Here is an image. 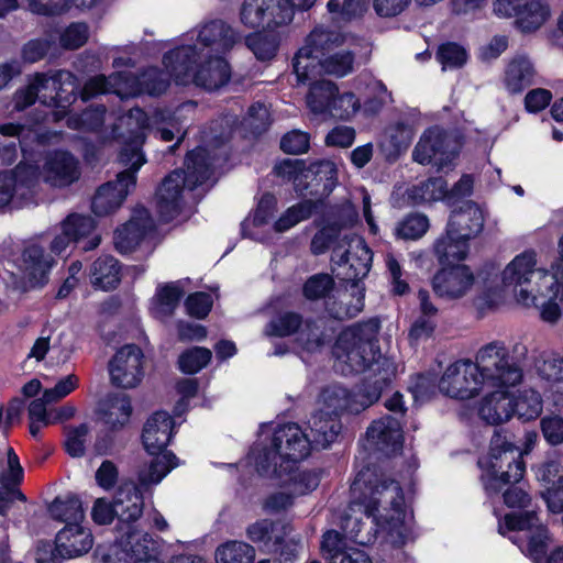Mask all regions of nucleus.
Masks as SVG:
<instances>
[{
  "label": "nucleus",
  "instance_id": "nucleus-1",
  "mask_svg": "<svg viewBox=\"0 0 563 563\" xmlns=\"http://www.w3.org/2000/svg\"><path fill=\"white\" fill-rule=\"evenodd\" d=\"M379 329V319L371 318L344 329L338 335V357H345L351 373L367 375L353 390L341 386L325 390V404L333 409L332 412L319 410L308 421L307 431L314 450L327 449L335 442L342 430V413H361L378 401L396 378V364L380 352Z\"/></svg>",
  "mask_w": 563,
  "mask_h": 563
},
{
  "label": "nucleus",
  "instance_id": "nucleus-2",
  "mask_svg": "<svg viewBox=\"0 0 563 563\" xmlns=\"http://www.w3.org/2000/svg\"><path fill=\"white\" fill-rule=\"evenodd\" d=\"M523 377L521 367L508 355L507 349L497 342L482 347L476 362L460 360L449 365L439 382L442 394L460 400H468L479 394L485 384L494 387H512Z\"/></svg>",
  "mask_w": 563,
  "mask_h": 563
},
{
  "label": "nucleus",
  "instance_id": "nucleus-3",
  "mask_svg": "<svg viewBox=\"0 0 563 563\" xmlns=\"http://www.w3.org/2000/svg\"><path fill=\"white\" fill-rule=\"evenodd\" d=\"M345 42L336 30L318 25L305 38L292 58V68L299 84H308L322 73L339 78L352 73L355 55L352 51L332 52Z\"/></svg>",
  "mask_w": 563,
  "mask_h": 563
},
{
  "label": "nucleus",
  "instance_id": "nucleus-4",
  "mask_svg": "<svg viewBox=\"0 0 563 563\" xmlns=\"http://www.w3.org/2000/svg\"><path fill=\"white\" fill-rule=\"evenodd\" d=\"M308 431L296 422L276 428L268 442H262L255 449V468L262 476L280 477L289 474L295 465L314 450Z\"/></svg>",
  "mask_w": 563,
  "mask_h": 563
},
{
  "label": "nucleus",
  "instance_id": "nucleus-5",
  "mask_svg": "<svg viewBox=\"0 0 563 563\" xmlns=\"http://www.w3.org/2000/svg\"><path fill=\"white\" fill-rule=\"evenodd\" d=\"M184 166L166 175L156 189V211L163 223H169L180 213L184 189L195 190L211 175L208 152L201 146L187 152Z\"/></svg>",
  "mask_w": 563,
  "mask_h": 563
},
{
  "label": "nucleus",
  "instance_id": "nucleus-6",
  "mask_svg": "<svg viewBox=\"0 0 563 563\" xmlns=\"http://www.w3.org/2000/svg\"><path fill=\"white\" fill-rule=\"evenodd\" d=\"M273 174L283 184H292L298 197L313 198L317 208L339 184L338 167L330 159H317L307 165L305 159L284 158L275 164Z\"/></svg>",
  "mask_w": 563,
  "mask_h": 563
},
{
  "label": "nucleus",
  "instance_id": "nucleus-7",
  "mask_svg": "<svg viewBox=\"0 0 563 563\" xmlns=\"http://www.w3.org/2000/svg\"><path fill=\"white\" fill-rule=\"evenodd\" d=\"M514 434L496 429L489 443L488 459L478 466L485 470L486 490L497 494L508 484L519 483L526 474L522 452L512 441Z\"/></svg>",
  "mask_w": 563,
  "mask_h": 563
},
{
  "label": "nucleus",
  "instance_id": "nucleus-8",
  "mask_svg": "<svg viewBox=\"0 0 563 563\" xmlns=\"http://www.w3.org/2000/svg\"><path fill=\"white\" fill-rule=\"evenodd\" d=\"M389 489H393L396 494L390 503L393 509L402 514L404 495L400 484L388 477L379 465L367 462L357 471L351 484V503L358 506L366 517L375 518L380 506L382 496Z\"/></svg>",
  "mask_w": 563,
  "mask_h": 563
},
{
  "label": "nucleus",
  "instance_id": "nucleus-9",
  "mask_svg": "<svg viewBox=\"0 0 563 563\" xmlns=\"http://www.w3.org/2000/svg\"><path fill=\"white\" fill-rule=\"evenodd\" d=\"M144 496L133 482L122 483L115 490L113 501L98 498L91 510L92 520L100 526L110 525L114 518L119 520V529H125V538L129 531H136L133 523L143 515Z\"/></svg>",
  "mask_w": 563,
  "mask_h": 563
},
{
  "label": "nucleus",
  "instance_id": "nucleus-10",
  "mask_svg": "<svg viewBox=\"0 0 563 563\" xmlns=\"http://www.w3.org/2000/svg\"><path fill=\"white\" fill-rule=\"evenodd\" d=\"M492 276L497 277V268L494 263L486 262L475 275L466 264L455 263L441 266L431 279V286L439 298L454 300L462 298L472 288L478 278L487 285Z\"/></svg>",
  "mask_w": 563,
  "mask_h": 563
},
{
  "label": "nucleus",
  "instance_id": "nucleus-11",
  "mask_svg": "<svg viewBox=\"0 0 563 563\" xmlns=\"http://www.w3.org/2000/svg\"><path fill=\"white\" fill-rule=\"evenodd\" d=\"M461 142L440 126L423 131L412 151V158L420 165H430L438 172L452 169L460 155Z\"/></svg>",
  "mask_w": 563,
  "mask_h": 563
},
{
  "label": "nucleus",
  "instance_id": "nucleus-12",
  "mask_svg": "<svg viewBox=\"0 0 563 563\" xmlns=\"http://www.w3.org/2000/svg\"><path fill=\"white\" fill-rule=\"evenodd\" d=\"M353 242L343 252H340L341 245L333 247L331 262L332 273L340 282L357 287L371 271L373 252L363 239Z\"/></svg>",
  "mask_w": 563,
  "mask_h": 563
},
{
  "label": "nucleus",
  "instance_id": "nucleus-13",
  "mask_svg": "<svg viewBox=\"0 0 563 563\" xmlns=\"http://www.w3.org/2000/svg\"><path fill=\"white\" fill-rule=\"evenodd\" d=\"M294 19L289 0H244L240 9L241 23L253 30L274 31Z\"/></svg>",
  "mask_w": 563,
  "mask_h": 563
},
{
  "label": "nucleus",
  "instance_id": "nucleus-14",
  "mask_svg": "<svg viewBox=\"0 0 563 563\" xmlns=\"http://www.w3.org/2000/svg\"><path fill=\"white\" fill-rule=\"evenodd\" d=\"M96 228L97 221L91 216L69 213L60 222V233L49 244L51 252L60 256L71 243L80 244L85 252L97 249L101 243V236L92 235Z\"/></svg>",
  "mask_w": 563,
  "mask_h": 563
},
{
  "label": "nucleus",
  "instance_id": "nucleus-15",
  "mask_svg": "<svg viewBox=\"0 0 563 563\" xmlns=\"http://www.w3.org/2000/svg\"><path fill=\"white\" fill-rule=\"evenodd\" d=\"M504 523L509 531H528L525 554L533 563H541L549 555L550 531L548 526L540 520L537 511L506 514Z\"/></svg>",
  "mask_w": 563,
  "mask_h": 563
},
{
  "label": "nucleus",
  "instance_id": "nucleus-16",
  "mask_svg": "<svg viewBox=\"0 0 563 563\" xmlns=\"http://www.w3.org/2000/svg\"><path fill=\"white\" fill-rule=\"evenodd\" d=\"M144 354L136 344L120 347L109 361V375L114 387L129 389L136 387L144 376Z\"/></svg>",
  "mask_w": 563,
  "mask_h": 563
},
{
  "label": "nucleus",
  "instance_id": "nucleus-17",
  "mask_svg": "<svg viewBox=\"0 0 563 563\" xmlns=\"http://www.w3.org/2000/svg\"><path fill=\"white\" fill-rule=\"evenodd\" d=\"M47 90L42 93L41 103L54 109L53 114L56 120L66 118L70 107L79 97V85L70 73L57 71L53 76H47Z\"/></svg>",
  "mask_w": 563,
  "mask_h": 563
},
{
  "label": "nucleus",
  "instance_id": "nucleus-18",
  "mask_svg": "<svg viewBox=\"0 0 563 563\" xmlns=\"http://www.w3.org/2000/svg\"><path fill=\"white\" fill-rule=\"evenodd\" d=\"M43 175L45 183L52 187H69L81 176L80 162L70 151L55 148L45 156Z\"/></svg>",
  "mask_w": 563,
  "mask_h": 563
},
{
  "label": "nucleus",
  "instance_id": "nucleus-19",
  "mask_svg": "<svg viewBox=\"0 0 563 563\" xmlns=\"http://www.w3.org/2000/svg\"><path fill=\"white\" fill-rule=\"evenodd\" d=\"M366 440L375 450L386 455L400 452L404 445L400 420L391 415L374 420L366 430Z\"/></svg>",
  "mask_w": 563,
  "mask_h": 563
},
{
  "label": "nucleus",
  "instance_id": "nucleus-20",
  "mask_svg": "<svg viewBox=\"0 0 563 563\" xmlns=\"http://www.w3.org/2000/svg\"><path fill=\"white\" fill-rule=\"evenodd\" d=\"M174 427V418L167 411L153 412L144 423L141 434L144 450L150 455L159 456L172 441Z\"/></svg>",
  "mask_w": 563,
  "mask_h": 563
},
{
  "label": "nucleus",
  "instance_id": "nucleus-21",
  "mask_svg": "<svg viewBox=\"0 0 563 563\" xmlns=\"http://www.w3.org/2000/svg\"><path fill=\"white\" fill-rule=\"evenodd\" d=\"M55 264L54 256L46 253L44 246L36 242H31L25 244L22 250L19 269L31 285L44 286Z\"/></svg>",
  "mask_w": 563,
  "mask_h": 563
},
{
  "label": "nucleus",
  "instance_id": "nucleus-22",
  "mask_svg": "<svg viewBox=\"0 0 563 563\" xmlns=\"http://www.w3.org/2000/svg\"><path fill=\"white\" fill-rule=\"evenodd\" d=\"M200 51L195 44L176 46L163 55V65L177 85H188L197 69Z\"/></svg>",
  "mask_w": 563,
  "mask_h": 563
},
{
  "label": "nucleus",
  "instance_id": "nucleus-23",
  "mask_svg": "<svg viewBox=\"0 0 563 563\" xmlns=\"http://www.w3.org/2000/svg\"><path fill=\"white\" fill-rule=\"evenodd\" d=\"M445 229L471 241L484 229L482 209L473 200H463L457 208L451 211Z\"/></svg>",
  "mask_w": 563,
  "mask_h": 563
},
{
  "label": "nucleus",
  "instance_id": "nucleus-24",
  "mask_svg": "<svg viewBox=\"0 0 563 563\" xmlns=\"http://www.w3.org/2000/svg\"><path fill=\"white\" fill-rule=\"evenodd\" d=\"M121 551L117 553L124 563H163L158 558L157 544L150 533L129 531L120 540Z\"/></svg>",
  "mask_w": 563,
  "mask_h": 563
},
{
  "label": "nucleus",
  "instance_id": "nucleus-25",
  "mask_svg": "<svg viewBox=\"0 0 563 563\" xmlns=\"http://www.w3.org/2000/svg\"><path fill=\"white\" fill-rule=\"evenodd\" d=\"M93 537L81 522H67L55 537V551L62 558L73 559L90 551Z\"/></svg>",
  "mask_w": 563,
  "mask_h": 563
},
{
  "label": "nucleus",
  "instance_id": "nucleus-26",
  "mask_svg": "<svg viewBox=\"0 0 563 563\" xmlns=\"http://www.w3.org/2000/svg\"><path fill=\"white\" fill-rule=\"evenodd\" d=\"M96 413L102 426L125 429L133 415L131 397L126 394L109 393L98 402Z\"/></svg>",
  "mask_w": 563,
  "mask_h": 563
},
{
  "label": "nucleus",
  "instance_id": "nucleus-27",
  "mask_svg": "<svg viewBox=\"0 0 563 563\" xmlns=\"http://www.w3.org/2000/svg\"><path fill=\"white\" fill-rule=\"evenodd\" d=\"M478 406V417L489 426H499L514 417L512 394L508 387H497Z\"/></svg>",
  "mask_w": 563,
  "mask_h": 563
},
{
  "label": "nucleus",
  "instance_id": "nucleus-28",
  "mask_svg": "<svg viewBox=\"0 0 563 563\" xmlns=\"http://www.w3.org/2000/svg\"><path fill=\"white\" fill-rule=\"evenodd\" d=\"M153 229V220L148 211L143 209L115 231L117 250L121 253L134 251Z\"/></svg>",
  "mask_w": 563,
  "mask_h": 563
},
{
  "label": "nucleus",
  "instance_id": "nucleus-29",
  "mask_svg": "<svg viewBox=\"0 0 563 563\" xmlns=\"http://www.w3.org/2000/svg\"><path fill=\"white\" fill-rule=\"evenodd\" d=\"M132 184L119 181V176L114 180H109L100 185L92 199L91 211L97 217H104L117 211L125 201L130 188H134Z\"/></svg>",
  "mask_w": 563,
  "mask_h": 563
},
{
  "label": "nucleus",
  "instance_id": "nucleus-30",
  "mask_svg": "<svg viewBox=\"0 0 563 563\" xmlns=\"http://www.w3.org/2000/svg\"><path fill=\"white\" fill-rule=\"evenodd\" d=\"M231 79V66L221 56H211L197 66L192 82L207 91L224 87Z\"/></svg>",
  "mask_w": 563,
  "mask_h": 563
},
{
  "label": "nucleus",
  "instance_id": "nucleus-31",
  "mask_svg": "<svg viewBox=\"0 0 563 563\" xmlns=\"http://www.w3.org/2000/svg\"><path fill=\"white\" fill-rule=\"evenodd\" d=\"M276 522L272 519H258L246 528V538L260 545L262 551L287 559L286 548L288 547L284 534L275 536Z\"/></svg>",
  "mask_w": 563,
  "mask_h": 563
},
{
  "label": "nucleus",
  "instance_id": "nucleus-32",
  "mask_svg": "<svg viewBox=\"0 0 563 563\" xmlns=\"http://www.w3.org/2000/svg\"><path fill=\"white\" fill-rule=\"evenodd\" d=\"M511 18L515 19L517 31L525 35L532 34L549 21L551 7L547 0H526Z\"/></svg>",
  "mask_w": 563,
  "mask_h": 563
},
{
  "label": "nucleus",
  "instance_id": "nucleus-33",
  "mask_svg": "<svg viewBox=\"0 0 563 563\" xmlns=\"http://www.w3.org/2000/svg\"><path fill=\"white\" fill-rule=\"evenodd\" d=\"M470 240L449 232L448 229L434 241L433 252L441 266L464 261L470 252Z\"/></svg>",
  "mask_w": 563,
  "mask_h": 563
},
{
  "label": "nucleus",
  "instance_id": "nucleus-34",
  "mask_svg": "<svg viewBox=\"0 0 563 563\" xmlns=\"http://www.w3.org/2000/svg\"><path fill=\"white\" fill-rule=\"evenodd\" d=\"M91 284L104 291L115 289L121 283V264L112 255H101L91 265Z\"/></svg>",
  "mask_w": 563,
  "mask_h": 563
},
{
  "label": "nucleus",
  "instance_id": "nucleus-35",
  "mask_svg": "<svg viewBox=\"0 0 563 563\" xmlns=\"http://www.w3.org/2000/svg\"><path fill=\"white\" fill-rule=\"evenodd\" d=\"M46 90V74L36 73L26 86L20 87L14 91L7 109L10 111V114L23 112L35 104L37 100L41 101L42 93Z\"/></svg>",
  "mask_w": 563,
  "mask_h": 563
},
{
  "label": "nucleus",
  "instance_id": "nucleus-36",
  "mask_svg": "<svg viewBox=\"0 0 563 563\" xmlns=\"http://www.w3.org/2000/svg\"><path fill=\"white\" fill-rule=\"evenodd\" d=\"M118 162L123 166H128V168L118 174L119 181L135 186L136 174L146 163L141 142L134 139L124 142L119 151Z\"/></svg>",
  "mask_w": 563,
  "mask_h": 563
},
{
  "label": "nucleus",
  "instance_id": "nucleus-37",
  "mask_svg": "<svg viewBox=\"0 0 563 563\" xmlns=\"http://www.w3.org/2000/svg\"><path fill=\"white\" fill-rule=\"evenodd\" d=\"M536 256L533 250L525 251L515 256L503 272V284L509 287L521 286L529 283L537 265Z\"/></svg>",
  "mask_w": 563,
  "mask_h": 563
},
{
  "label": "nucleus",
  "instance_id": "nucleus-38",
  "mask_svg": "<svg viewBox=\"0 0 563 563\" xmlns=\"http://www.w3.org/2000/svg\"><path fill=\"white\" fill-rule=\"evenodd\" d=\"M54 520L65 522H82L85 510L80 497L73 492L56 496L47 506Z\"/></svg>",
  "mask_w": 563,
  "mask_h": 563
},
{
  "label": "nucleus",
  "instance_id": "nucleus-39",
  "mask_svg": "<svg viewBox=\"0 0 563 563\" xmlns=\"http://www.w3.org/2000/svg\"><path fill=\"white\" fill-rule=\"evenodd\" d=\"M534 67L526 56L515 57L505 71V86L510 93H520L533 84Z\"/></svg>",
  "mask_w": 563,
  "mask_h": 563
},
{
  "label": "nucleus",
  "instance_id": "nucleus-40",
  "mask_svg": "<svg viewBox=\"0 0 563 563\" xmlns=\"http://www.w3.org/2000/svg\"><path fill=\"white\" fill-rule=\"evenodd\" d=\"M246 47L254 54L260 62L273 60L280 46V37L271 30H260L245 36Z\"/></svg>",
  "mask_w": 563,
  "mask_h": 563
},
{
  "label": "nucleus",
  "instance_id": "nucleus-41",
  "mask_svg": "<svg viewBox=\"0 0 563 563\" xmlns=\"http://www.w3.org/2000/svg\"><path fill=\"white\" fill-rule=\"evenodd\" d=\"M197 41L203 47L216 45L222 49H230L235 44V35L232 27L224 21L211 20L199 30Z\"/></svg>",
  "mask_w": 563,
  "mask_h": 563
},
{
  "label": "nucleus",
  "instance_id": "nucleus-42",
  "mask_svg": "<svg viewBox=\"0 0 563 563\" xmlns=\"http://www.w3.org/2000/svg\"><path fill=\"white\" fill-rule=\"evenodd\" d=\"M407 202L412 207L430 203L444 198L445 180L441 177L428 178L407 189Z\"/></svg>",
  "mask_w": 563,
  "mask_h": 563
},
{
  "label": "nucleus",
  "instance_id": "nucleus-43",
  "mask_svg": "<svg viewBox=\"0 0 563 563\" xmlns=\"http://www.w3.org/2000/svg\"><path fill=\"white\" fill-rule=\"evenodd\" d=\"M303 317L297 311L286 310L276 313L266 323L264 332L272 338H289L299 333Z\"/></svg>",
  "mask_w": 563,
  "mask_h": 563
},
{
  "label": "nucleus",
  "instance_id": "nucleus-44",
  "mask_svg": "<svg viewBox=\"0 0 563 563\" xmlns=\"http://www.w3.org/2000/svg\"><path fill=\"white\" fill-rule=\"evenodd\" d=\"M338 93V85L330 80H319L311 84L307 96L310 110L317 114L330 115L332 104Z\"/></svg>",
  "mask_w": 563,
  "mask_h": 563
},
{
  "label": "nucleus",
  "instance_id": "nucleus-45",
  "mask_svg": "<svg viewBox=\"0 0 563 563\" xmlns=\"http://www.w3.org/2000/svg\"><path fill=\"white\" fill-rule=\"evenodd\" d=\"M514 416L522 422L537 419L543 408L542 397L534 389H525L517 396L512 395Z\"/></svg>",
  "mask_w": 563,
  "mask_h": 563
},
{
  "label": "nucleus",
  "instance_id": "nucleus-46",
  "mask_svg": "<svg viewBox=\"0 0 563 563\" xmlns=\"http://www.w3.org/2000/svg\"><path fill=\"white\" fill-rule=\"evenodd\" d=\"M299 334L303 342L305 350L308 352H314L325 345L331 344L334 331L331 330L328 332L324 328L321 327L317 319L309 317L303 319Z\"/></svg>",
  "mask_w": 563,
  "mask_h": 563
},
{
  "label": "nucleus",
  "instance_id": "nucleus-47",
  "mask_svg": "<svg viewBox=\"0 0 563 563\" xmlns=\"http://www.w3.org/2000/svg\"><path fill=\"white\" fill-rule=\"evenodd\" d=\"M317 210V202L312 199H303L287 208L275 221L276 232H286L301 221L308 220Z\"/></svg>",
  "mask_w": 563,
  "mask_h": 563
},
{
  "label": "nucleus",
  "instance_id": "nucleus-48",
  "mask_svg": "<svg viewBox=\"0 0 563 563\" xmlns=\"http://www.w3.org/2000/svg\"><path fill=\"white\" fill-rule=\"evenodd\" d=\"M254 547L244 541H227L216 550L217 563H254Z\"/></svg>",
  "mask_w": 563,
  "mask_h": 563
},
{
  "label": "nucleus",
  "instance_id": "nucleus-49",
  "mask_svg": "<svg viewBox=\"0 0 563 563\" xmlns=\"http://www.w3.org/2000/svg\"><path fill=\"white\" fill-rule=\"evenodd\" d=\"M212 352L205 346H191L184 350L177 360L178 369L185 375H195L209 365Z\"/></svg>",
  "mask_w": 563,
  "mask_h": 563
},
{
  "label": "nucleus",
  "instance_id": "nucleus-50",
  "mask_svg": "<svg viewBox=\"0 0 563 563\" xmlns=\"http://www.w3.org/2000/svg\"><path fill=\"white\" fill-rule=\"evenodd\" d=\"M334 287L335 282L332 275L328 273H318L307 278L302 285L301 292L309 301H317L320 299L328 300Z\"/></svg>",
  "mask_w": 563,
  "mask_h": 563
},
{
  "label": "nucleus",
  "instance_id": "nucleus-51",
  "mask_svg": "<svg viewBox=\"0 0 563 563\" xmlns=\"http://www.w3.org/2000/svg\"><path fill=\"white\" fill-rule=\"evenodd\" d=\"M429 227V219L426 214L409 213L397 223L394 234L398 240L415 241L423 236Z\"/></svg>",
  "mask_w": 563,
  "mask_h": 563
},
{
  "label": "nucleus",
  "instance_id": "nucleus-52",
  "mask_svg": "<svg viewBox=\"0 0 563 563\" xmlns=\"http://www.w3.org/2000/svg\"><path fill=\"white\" fill-rule=\"evenodd\" d=\"M349 551L344 533L330 529L322 534L320 552L328 563H338Z\"/></svg>",
  "mask_w": 563,
  "mask_h": 563
},
{
  "label": "nucleus",
  "instance_id": "nucleus-53",
  "mask_svg": "<svg viewBox=\"0 0 563 563\" xmlns=\"http://www.w3.org/2000/svg\"><path fill=\"white\" fill-rule=\"evenodd\" d=\"M435 59L442 65L443 69H457L467 63L468 53L461 44L448 41L438 46Z\"/></svg>",
  "mask_w": 563,
  "mask_h": 563
},
{
  "label": "nucleus",
  "instance_id": "nucleus-54",
  "mask_svg": "<svg viewBox=\"0 0 563 563\" xmlns=\"http://www.w3.org/2000/svg\"><path fill=\"white\" fill-rule=\"evenodd\" d=\"M38 123L40 119L35 113H27L23 121L1 123L0 135L18 141L21 151L25 152L22 139L34 133Z\"/></svg>",
  "mask_w": 563,
  "mask_h": 563
},
{
  "label": "nucleus",
  "instance_id": "nucleus-55",
  "mask_svg": "<svg viewBox=\"0 0 563 563\" xmlns=\"http://www.w3.org/2000/svg\"><path fill=\"white\" fill-rule=\"evenodd\" d=\"M140 91L151 97L162 96L169 88V79L163 70L151 67L144 70L139 78Z\"/></svg>",
  "mask_w": 563,
  "mask_h": 563
},
{
  "label": "nucleus",
  "instance_id": "nucleus-56",
  "mask_svg": "<svg viewBox=\"0 0 563 563\" xmlns=\"http://www.w3.org/2000/svg\"><path fill=\"white\" fill-rule=\"evenodd\" d=\"M3 173L12 180L15 189L19 187L31 189L38 181L40 167L34 163L20 162L12 170Z\"/></svg>",
  "mask_w": 563,
  "mask_h": 563
},
{
  "label": "nucleus",
  "instance_id": "nucleus-57",
  "mask_svg": "<svg viewBox=\"0 0 563 563\" xmlns=\"http://www.w3.org/2000/svg\"><path fill=\"white\" fill-rule=\"evenodd\" d=\"M361 108L360 99L354 92L335 93L330 117L340 121L350 120Z\"/></svg>",
  "mask_w": 563,
  "mask_h": 563
},
{
  "label": "nucleus",
  "instance_id": "nucleus-58",
  "mask_svg": "<svg viewBox=\"0 0 563 563\" xmlns=\"http://www.w3.org/2000/svg\"><path fill=\"white\" fill-rule=\"evenodd\" d=\"M89 433V426L86 422L77 427L66 428L64 442L65 452L71 457H82L86 453V438Z\"/></svg>",
  "mask_w": 563,
  "mask_h": 563
},
{
  "label": "nucleus",
  "instance_id": "nucleus-59",
  "mask_svg": "<svg viewBox=\"0 0 563 563\" xmlns=\"http://www.w3.org/2000/svg\"><path fill=\"white\" fill-rule=\"evenodd\" d=\"M88 38V25L85 22H73L60 34L59 44L65 49L75 51L84 46Z\"/></svg>",
  "mask_w": 563,
  "mask_h": 563
},
{
  "label": "nucleus",
  "instance_id": "nucleus-60",
  "mask_svg": "<svg viewBox=\"0 0 563 563\" xmlns=\"http://www.w3.org/2000/svg\"><path fill=\"white\" fill-rule=\"evenodd\" d=\"M279 147L285 154H305L310 148V134L296 129L288 131L282 136Z\"/></svg>",
  "mask_w": 563,
  "mask_h": 563
},
{
  "label": "nucleus",
  "instance_id": "nucleus-61",
  "mask_svg": "<svg viewBox=\"0 0 563 563\" xmlns=\"http://www.w3.org/2000/svg\"><path fill=\"white\" fill-rule=\"evenodd\" d=\"M124 429L112 428L111 426H102L97 432L93 443V452L99 456L112 455L119 442V434Z\"/></svg>",
  "mask_w": 563,
  "mask_h": 563
},
{
  "label": "nucleus",
  "instance_id": "nucleus-62",
  "mask_svg": "<svg viewBox=\"0 0 563 563\" xmlns=\"http://www.w3.org/2000/svg\"><path fill=\"white\" fill-rule=\"evenodd\" d=\"M212 296L206 291H195L185 299L187 313L198 320L206 319L212 310Z\"/></svg>",
  "mask_w": 563,
  "mask_h": 563
},
{
  "label": "nucleus",
  "instance_id": "nucleus-63",
  "mask_svg": "<svg viewBox=\"0 0 563 563\" xmlns=\"http://www.w3.org/2000/svg\"><path fill=\"white\" fill-rule=\"evenodd\" d=\"M157 305L166 313H172L179 305L184 289L175 283H166L156 289Z\"/></svg>",
  "mask_w": 563,
  "mask_h": 563
},
{
  "label": "nucleus",
  "instance_id": "nucleus-64",
  "mask_svg": "<svg viewBox=\"0 0 563 563\" xmlns=\"http://www.w3.org/2000/svg\"><path fill=\"white\" fill-rule=\"evenodd\" d=\"M540 429L548 444L556 446L563 443V417L556 413L545 415L540 420Z\"/></svg>",
  "mask_w": 563,
  "mask_h": 563
}]
</instances>
